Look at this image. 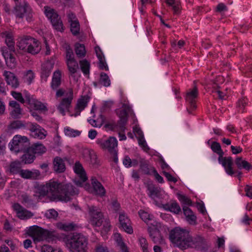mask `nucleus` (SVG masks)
Instances as JSON below:
<instances>
[{
	"instance_id": "79ce46f5",
	"label": "nucleus",
	"mask_w": 252,
	"mask_h": 252,
	"mask_svg": "<svg viewBox=\"0 0 252 252\" xmlns=\"http://www.w3.org/2000/svg\"><path fill=\"white\" fill-rule=\"evenodd\" d=\"M5 43L8 46V48L10 52H15L14 42L13 38L9 34H7L5 40Z\"/></svg>"
},
{
	"instance_id": "f257e3e1",
	"label": "nucleus",
	"mask_w": 252,
	"mask_h": 252,
	"mask_svg": "<svg viewBox=\"0 0 252 252\" xmlns=\"http://www.w3.org/2000/svg\"><path fill=\"white\" fill-rule=\"evenodd\" d=\"M35 192L39 196H47L51 201H68L70 197L78 193L77 190L71 184L59 183L53 180L38 186Z\"/></svg>"
},
{
	"instance_id": "f704fd0d",
	"label": "nucleus",
	"mask_w": 252,
	"mask_h": 252,
	"mask_svg": "<svg viewBox=\"0 0 252 252\" xmlns=\"http://www.w3.org/2000/svg\"><path fill=\"white\" fill-rule=\"evenodd\" d=\"M235 163L239 169H245L249 170L252 168V165L246 160H243L241 157L237 158Z\"/></svg>"
},
{
	"instance_id": "37998d69",
	"label": "nucleus",
	"mask_w": 252,
	"mask_h": 252,
	"mask_svg": "<svg viewBox=\"0 0 252 252\" xmlns=\"http://www.w3.org/2000/svg\"><path fill=\"white\" fill-rule=\"evenodd\" d=\"M70 31L74 35L79 33L80 25L78 21H73L70 23Z\"/></svg>"
},
{
	"instance_id": "f03ea898",
	"label": "nucleus",
	"mask_w": 252,
	"mask_h": 252,
	"mask_svg": "<svg viewBox=\"0 0 252 252\" xmlns=\"http://www.w3.org/2000/svg\"><path fill=\"white\" fill-rule=\"evenodd\" d=\"M67 248L71 252H87L88 240L81 233H73L64 239Z\"/></svg>"
},
{
	"instance_id": "69168bd1",
	"label": "nucleus",
	"mask_w": 252,
	"mask_h": 252,
	"mask_svg": "<svg viewBox=\"0 0 252 252\" xmlns=\"http://www.w3.org/2000/svg\"><path fill=\"white\" fill-rule=\"evenodd\" d=\"M163 173L168 181L170 182H173L174 183H176L177 181V179L173 177L170 173L165 171H164Z\"/></svg>"
},
{
	"instance_id": "f3484780",
	"label": "nucleus",
	"mask_w": 252,
	"mask_h": 252,
	"mask_svg": "<svg viewBox=\"0 0 252 252\" xmlns=\"http://www.w3.org/2000/svg\"><path fill=\"white\" fill-rule=\"evenodd\" d=\"M13 208L16 212L17 217L20 219H29L33 215V213L25 209L18 203L13 205Z\"/></svg>"
},
{
	"instance_id": "e433bc0d",
	"label": "nucleus",
	"mask_w": 252,
	"mask_h": 252,
	"mask_svg": "<svg viewBox=\"0 0 252 252\" xmlns=\"http://www.w3.org/2000/svg\"><path fill=\"white\" fill-rule=\"evenodd\" d=\"M4 58L5 60L6 63L10 68H12L15 67L16 64V61L14 56L12 53L4 54Z\"/></svg>"
},
{
	"instance_id": "1a4fd4ad",
	"label": "nucleus",
	"mask_w": 252,
	"mask_h": 252,
	"mask_svg": "<svg viewBox=\"0 0 252 252\" xmlns=\"http://www.w3.org/2000/svg\"><path fill=\"white\" fill-rule=\"evenodd\" d=\"M209 245L206 239L203 237L196 235L194 237L190 236V240L189 242L188 248H194L199 251H206L208 250Z\"/></svg>"
},
{
	"instance_id": "338daca9",
	"label": "nucleus",
	"mask_w": 252,
	"mask_h": 252,
	"mask_svg": "<svg viewBox=\"0 0 252 252\" xmlns=\"http://www.w3.org/2000/svg\"><path fill=\"white\" fill-rule=\"evenodd\" d=\"M19 174L22 178L29 179V170L22 169Z\"/></svg>"
},
{
	"instance_id": "9d476101",
	"label": "nucleus",
	"mask_w": 252,
	"mask_h": 252,
	"mask_svg": "<svg viewBox=\"0 0 252 252\" xmlns=\"http://www.w3.org/2000/svg\"><path fill=\"white\" fill-rule=\"evenodd\" d=\"M29 233L34 240L36 241L51 238L53 235L52 232L37 226L30 227Z\"/></svg>"
},
{
	"instance_id": "603ef678",
	"label": "nucleus",
	"mask_w": 252,
	"mask_h": 252,
	"mask_svg": "<svg viewBox=\"0 0 252 252\" xmlns=\"http://www.w3.org/2000/svg\"><path fill=\"white\" fill-rule=\"evenodd\" d=\"M45 216L48 219H56L58 216V213L54 209H50L47 211Z\"/></svg>"
},
{
	"instance_id": "aec40b11",
	"label": "nucleus",
	"mask_w": 252,
	"mask_h": 252,
	"mask_svg": "<svg viewBox=\"0 0 252 252\" xmlns=\"http://www.w3.org/2000/svg\"><path fill=\"white\" fill-rule=\"evenodd\" d=\"M89 100L88 96H82L78 99L76 107L75 108V113L73 115L76 117L80 115V112L87 106Z\"/></svg>"
},
{
	"instance_id": "c9c22d12",
	"label": "nucleus",
	"mask_w": 252,
	"mask_h": 252,
	"mask_svg": "<svg viewBox=\"0 0 252 252\" xmlns=\"http://www.w3.org/2000/svg\"><path fill=\"white\" fill-rule=\"evenodd\" d=\"M30 151H32V153L35 155L42 154L46 152V148L41 144L35 143L33 144L32 147H29Z\"/></svg>"
},
{
	"instance_id": "f8f14e48",
	"label": "nucleus",
	"mask_w": 252,
	"mask_h": 252,
	"mask_svg": "<svg viewBox=\"0 0 252 252\" xmlns=\"http://www.w3.org/2000/svg\"><path fill=\"white\" fill-rule=\"evenodd\" d=\"M96 142L102 149L107 150L111 154L116 156L118 142L116 138L111 137L106 140L98 139Z\"/></svg>"
},
{
	"instance_id": "72a5a7b5",
	"label": "nucleus",
	"mask_w": 252,
	"mask_h": 252,
	"mask_svg": "<svg viewBox=\"0 0 252 252\" xmlns=\"http://www.w3.org/2000/svg\"><path fill=\"white\" fill-rule=\"evenodd\" d=\"M33 38L29 36H25L19 38V40L17 43V46L19 49L26 52L30 43V40H32Z\"/></svg>"
},
{
	"instance_id": "4c0bfd02",
	"label": "nucleus",
	"mask_w": 252,
	"mask_h": 252,
	"mask_svg": "<svg viewBox=\"0 0 252 252\" xmlns=\"http://www.w3.org/2000/svg\"><path fill=\"white\" fill-rule=\"evenodd\" d=\"M165 2L172 7L174 13L178 14L181 11L180 2L178 0H165Z\"/></svg>"
},
{
	"instance_id": "680f3d73",
	"label": "nucleus",
	"mask_w": 252,
	"mask_h": 252,
	"mask_svg": "<svg viewBox=\"0 0 252 252\" xmlns=\"http://www.w3.org/2000/svg\"><path fill=\"white\" fill-rule=\"evenodd\" d=\"M114 102L112 100L104 101L101 108L102 111H106L109 109L113 105Z\"/></svg>"
},
{
	"instance_id": "09e8293b",
	"label": "nucleus",
	"mask_w": 252,
	"mask_h": 252,
	"mask_svg": "<svg viewBox=\"0 0 252 252\" xmlns=\"http://www.w3.org/2000/svg\"><path fill=\"white\" fill-rule=\"evenodd\" d=\"M139 163L140 168L144 171V173L148 174L149 172L148 164L144 159L139 158Z\"/></svg>"
},
{
	"instance_id": "4d7b16f0",
	"label": "nucleus",
	"mask_w": 252,
	"mask_h": 252,
	"mask_svg": "<svg viewBox=\"0 0 252 252\" xmlns=\"http://www.w3.org/2000/svg\"><path fill=\"white\" fill-rule=\"evenodd\" d=\"M33 106L35 110L41 111H47L46 107L42 102L35 101L33 103Z\"/></svg>"
},
{
	"instance_id": "393cba45",
	"label": "nucleus",
	"mask_w": 252,
	"mask_h": 252,
	"mask_svg": "<svg viewBox=\"0 0 252 252\" xmlns=\"http://www.w3.org/2000/svg\"><path fill=\"white\" fill-rule=\"evenodd\" d=\"M30 42V43L26 52L32 55L38 54L41 49L40 42L33 38Z\"/></svg>"
},
{
	"instance_id": "c85d7f7f",
	"label": "nucleus",
	"mask_w": 252,
	"mask_h": 252,
	"mask_svg": "<svg viewBox=\"0 0 252 252\" xmlns=\"http://www.w3.org/2000/svg\"><path fill=\"white\" fill-rule=\"evenodd\" d=\"M183 210L189 223L190 224H195L196 223V217L193 211L187 206H183Z\"/></svg>"
},
{
	"instance_id": "e2e57ef3",
	"label": "nucleus",
	"mask_w": 252,
	"mask_h": 252,
	"mask_svg": "<svg viewBox=\"0 0 252 252\" xmlns=\"http://www.w3.org/2000/svg\"><path fill=\"white\" fill-rule=\"evenodd\" d=\"M21 199L23 203H29L32 201L31 197L26 193L21 194Z\"/></svg>"
},
{
	"instance_id": "c756f323",
	"label": "nucleus",
	"mask_w": 252,
	"mask_h": 252,
	"mask_svg": "<svg viewBox=\"0 0 252 252\" xmlns=\"http://www.w3.org/2000/svg\"><path fill=\"white\" fill-rule=\"evenodd\" d=\"M163 208L166 211H170L176 214L181 212V209L179 205L175 201H171L164 204Z\"/></svg>"
},
{
	"instance_id": "4be33fe9",
	"label": "nucleus",
	"mask_w": 252,
	"mask_h": 252,
	"mask_svg": "<svg viewBox=\"0 0 252 252\" xmlns=\"http://www.w3.org/2000/svg\"><path fill=\"white\" fill-rule=\"evenodd\" d=\"M91 183L93 185L94 190L96 194L101 197L105 196L106 191L104 188L95 177L92 178Z\"/></svg>"
},
{
	"instance_id": "052dcab7",
	"label": "nucleus",
	"mask_w": 252,
	"mask_h": 252,
	"mask_svg": "<svg viewBox=\"0 0 252 252\" xmlns=\"http://www.w3.org/2000/svg\"><path fill=\"white\" fill-rule=\"evenodd\" d=\"M100 119H101V122L100 124H97V122L93 119H91L89 121L90 124L94 127H100V126L102 125V123L104 121V117L102 115H100Z\"/></svg>"
},
{
	"instance_id": "7c9ffc66",
	"label": "nucleus",
	"mask_w": 252,
	"mask_h": 252,
	"mask_svg": "<svg viewBox=\"0 0 252 252\" xmlns=\"http://www.w3.org/2000/svg\"><path fill=\"white\" fill-rule=\"evenodd\" d=\"M68 70L70 73V75L74 79L77 81L78 79L75 78V74L77 72V70L79 69V65L75 59L66 62Z\"/></svg>"
},
{
	"instance_id": "5701e85b",
	"label": "nucleus",
	"mask_w": 252,
	"mask_h": 252,
	"mask_svg": "<svg viewBox=\"0 0 252 252\" xmlns=\"http://www.w3.org/2000/svg\"><path fill=\"white\" fill-rule=\"evenodd\" d=\"M198 96V90L196 86L194 87L193 90L189 92L187 94L186 99L190 104V108L194 109L196 107L195 105V98Z\"/></svg>"
},
{
	"instance_id": "a211bd4d",
	"label": "nucleus",
	"mask_w": 252,
	"mask_h": 252,
	"mask_svg": "<svg viewBox=\"0 0 252 252\" xmlns=\"http://www.w3.org/2000/svg\"><path fill=\"white\" fill-rule=\"evenodd\" d=\"M55 64V60L52 58L50 60L47 61L42 65V71L41 77L46 81L47 78L49 76Z\"/></svg>"
},
{
	"instance_id": "8fccbe9b",
	"label": "nucleus",
	"mask_w": 252,
	"mask_h": 252,
	"mask_svg": "<svg viewBox=\"0 0 252 252\" xmlns=\"http://www.w3.org/2000/svg\"><path fill=\"white\" fill-rule=\"evenodd\" d=\"M22 114V109L20 106L13 108V109L10 112V115L13 119H18L20 118V116Z\"/></svg>"
},
{
	"instance_id": "de8ad7c7",
	"label": "nucleus",
	"mask_w": 252,
	"mask_h": 252,
	"mask_svg": "<svg viewBox=\"0 0 252 252\" xmlns=\"http://www.w3.org/2000/svg\"><path fill=\"white\" fill-rule=\"evenodd\" d=\"M139 242L143 252H148V244L145 238L141 237L139 238Z\"/></svg>"
},
{
	"instance_id": "5fc2aeb1",
	"label": "nucleus",
	"mask_w": 252,
	"mask_h": 252,
	"mask_svg": "<svg viewBox=\"0 0 252 252\" xmlns=\"http://www.w3.org/2000/svg\"><path fill=\"white\" fill-rule=\"evenodd\" d=\"M6 137L5 135H1L0 136V155L2 154L5 149Z\"/></svg>"
},
{
	"instance_id": "3c124183",
	"label": "nucleus",
	"mask_w": 252,
	"mask_h": 252,
	"mask_svg": "<svg viewBox=\"0 0 252 252\" xmlns=\"http://www.w3.org/2000/svg\"><path fill=\"white\" fill-rule=\"evenodd\" d=\"M40 176V172L36 169L29 170V179L36 180Z\"/></svg>"
},
{
	"instance_id": "cd10ccee",
	"label": "nucleus",
	"mask_w": 252,
	"mask_h": 252,
	"mask_svg": "<svg viewBox=\"0 0 252 252\" xmlns=\"http://www.w3.org/2000/svg\"><path fill=\"white\" fill-rule=\"evenodd\" d=\"M53 169L57 173H63L65 170V166L63 160L60 157H56L53 160Z\"/></svg>"
},
{
	"instance_id": "58836bf2",
	"label": "nucleus",
	"mask_w": 252,
	"mask_h": 252,
	"mask_svg": "<svg viewBox=\"0 0 252 252\" xmlns=\"http://www.w3.org/2000/svg\"><path fill=\"white\" fill-rule=\"evenodd\" d=\"M75 51L77 56L82 58L86 55V50L84 44L77 43L75 45Z\"/></svg>"
},
{
	"instance_id": "774afa93",
	"label": "nucleus",
	"mask_w": 252,
	"mask_h": 252,
	"mask_svg": "<svg viewBox=\"0 0 252 252\" xmlns=\"http://www.w3.org/2000/svg\"><path fill=\"white\" fill-rule=\"evenodd\" d=\"M42 252H54V249L48 245H44L41 247Z\"/></svg>"
},
{
	"instance_id": "a878e982",
	"label": "nucleus",
	"mask_w": 252,
	"mask_h": 252,
	"mask_svg": "<svg viewBox=\"0 0 252 252\" xmlns=\"http://www.w3.org/2000/svg\"><path fill=\"white\" fill-rule=\"evenodd\" d=\"M62 73L59 70L55 71L53 75L51 88L53 90H57L61 85Z\"/></svg>"
},
{
	"instance_id": "6ab92c4d",
	"label": "nucleus",
	"mask_w": 252,
	"mask_h": 252,
	"mask_svg": "<svg viewBox=\"0 0 252 252\" xmlns=\"http://www.w3.org/2000/svg\"><path fill=\"white\" fill-rule=\"evenodd\" d=\"M119 222L122 228L125 232L128 234H132L133 233V229L131 226L130 220L125 214H120Z\"/></svg>"
},
{
	"instance_id": "6e6d98bb",
	"label": "nucleus",
	"mask_w": 252,
	"mask_h": 252,
	"mask_svg": "<svg viewBox=\"0 0 252 252\" xmlns=\"http://www.w3.org/2000/svg\"><path fill=\"white\" fill-rule=\"evenodd\" d=\"M178 197L179 200L183 204L188 205H191V201L190 199H189L188 197L186 196L185 195L178 194Z\"/></svg>"
},
{
	"instance_id": "13d9d810",
	"label": "nucleus",
	"mask_w": 252,
	"mask_h": 252,
	"mask_svg": "<svg viewBox=\"0 0 252 252\" xmlns=\"http://www.w3.org/2000/svg\"><path fill=\"white\" fill-rule=\"evenodd\" d=\"M138 140V143L139 145L143 149L144 151H147L149 150L146 141L144 139V136L137 138Z\"/></svg>"
},
{
	"instance_id": "20e7f679",
	"label": "nucleus",
	"mask_w": 252,
	"mask_h": 252,
	"mask_svg": "<svg viewBox=\"0 0 252 252\" xmlns=\"http://www.w3.org/2000/svg\"><path fill=\"white\" fill-rule=\"evenodd\" d=\"M139 215L141 219L148 225H152L153 226H149L148 232L150 237L155 243H158L161 240L159 235V231L157 228V222L154 221L153 215L148 214L147 212L140 210Z\"/></svg>"
},
{
	"instance_id": "49530a36",
	"label": "nucleus",
	"mask_w": 252,
	"mask_h": 252,
	"mask_svg": "<svg viewBox=\"0 0 252 252\" xmlns=\"http://www.w3.org/2000/svg\"><path fill=\"white\" fill-rule=\"evenodd\" d=\"M64 132L66 135L69 137H75L80 134V132L77 130L67 127L64 129Z\"/></svg>"
},
{
	"instance_id": "7ed1b4c3",
	"label": "nucleus",
	"mask_w": 252,
	"mask_h": 252,
	"mask_svg": "<svg viewBox=\"0 0 252 252\" xmlns=\"http://www.w3.org/2000/svg\"><path fill=\"white\" fill-rule=\"evenodd\" d=\"M169 238L173 244L184 250L188 248L190 235L188 230L177 227L170 231Z\"/></svg>"
},
{
	"instance_id": "9b49d317",
	"label": "nucleus",
	"mask_w": 252,
	"mask_h": 252,
	"mask_svg": "<svg viewBox=\"0 0 252 252\" xmlns=\"http://www.w3.org/2000/svg\"><path fill=\"white\" fill-rule=\"evenodd\" d=\"M90 216V222L94 226H100L103 220V216L97 207L94 206H88Z\"/></svg>"
},
{
	"instance_id": "473e14b6",
	"label": "nucleus",
	"mask_w": 252,
	"mask_h": 252,
	"mask_svg": "<svg viewBox=\"0 0 252 252\" xmlns=\"http://www.w3.org/2000/svg\"><path fill=\"white\" fill-rule=\"evenodd\" d=\"M147 189L149 191V196L152 199L158 198L160 196V188L156 186L152 183L148 184Z\"/></svg>"
},
{
	"instance_id": "4468645a",
	"label": "nucleus",
	"mask_w": 252,
	"mask_h": 252,
	"mask_svg": "<svg viewBox=\"0 0 252 252\" xmlns=\"http://www.w3.org/2000/svg\"><path fill=\"white\" fill-rule=\"evenodd\" d=\"M74 170L78 175V177H76L74 180V183L78 186H81L82 184L87 180V177L82 164L79 162H76Z\"/></svg>"
},
{
	"instance_id": "0e129e2a",
	"label": "nucleus",
	"mask_w": 252,
	"mask_h": 252,
	"mask_svg": "<svg viewBox=\"0 0 252 252\" xmlns=\"http://www.w3.org/2000/svg\"><path fill=\"white\" fill-rule=\"evenodd\" d=\"M99 67L101 69H105L106 70H108V67L106 64V63H105L104 61V57H102L100 59H99Z\"/></svg>"
},
{
	"instance_id": "0eeeda50",
	"label": "nucleus",
	"mask_w": 252,
	"mask_h": 252,
	"mask_svg": "<svg viewBox=\"0 0 252 252\" xmlns=\"http://www.w3.org/2000/svg\"><path fill=\"white\" fill-rule=\"evenodd\" d=\"M14 7L15 14L19 18H25L28 22H31L32 20V13L31 8L25 1L19 2V0L15 1Z\"/></svg>"
},
{
	"instance_id": "a18cd8bd",
	"label": "nucleus",
	"mask_w": 252,
	"mask_h": 252,
	"mask_svg": "<svg viewBox=\"0 0 252 252\" xmlns=\"http://www.w3.org/2000/svg\"><path fill=\"white\" fill-rule=\"evenodd\" d=\"M110 81L108 76L104 72H102L100 75V82L104 86L108 87L110 85Z\"/></svg>"
},
{
	"instance_id": "ddd939ff",
	"label": "nucleus",
	"mask_w": 252,
	"mask_h": 252,
	"mask_svg": "<svg viewBox=\"0 0 252 252\" xmlns=\"http://www.w3.org/2000/svg\"><path fill=\"white\" fill-rule=\"evenodd\" d=\"M66 97L62 99L60 104L57 107L58 110L63 116L65 115V111H69L73 99V90L69 89L65 94Z\"/></svg>"
},
{
	"instance_id": "dca6fc26",
	"label": "nucleus",
	"mask_w": 252,
	"mask_h": 252,
	"mask_svg": "<svg viewBox=\"0 0 252 252\" xmlns=\"http://www.w3.org/2000/svg\"><path fill=\"white\" fill-rule=\"evenodd\" d=\"M32 136L39 139H44L47 135V131L36 123L28 124Z\"/></svg>"
},
{
	"instance_id": "b1692460",
	"label": "nucleus",
	"mask_w": 252,
	"mask_h": 252,
	"mask_svg": "<svg viewBox=\"0 0 252 252\" xmlns=\"http://www.w3.org/2000/svg\"><path fill=\"white\" fill-rule=\"evenodd\" d=\"M4 76L8 85L13 88H16L19 86V82L14 73L9 71H4Z\"/></svg>"
},
{
	"instance_id": "2eb2a0df",
	"label": "nucleus",
	"mask_w": 252,
	"mask_h": 252,
	"mask_svg": "<svg viewBox=\"0 0 252 252\" xmlns=\"http://www.w3.org/2000/svg\"><path fill=\"white\" fill-rule=\"evenodd\" d=\"M128 107L126 104H124L123 105V109L119 110L117 112V115H118L120 120L118 123V126H119L120 129L122 132H124L125 129V125H126L127 121V109Z\"/></svg>"
},
{
	"instance_id": "2f4dec72",
	"label": "nucleus",
	"mask_w": 252,
	"mask_h": 252,
	"mask_svg": "<svg viewBox=\"0 0 252 252\" xmlns=\"http://www.w3.org/2000/svg\"><path fill=\"white\" fill-rule=\"evenodd\" d=\"M24 155L21 157L20 162L24 164H31L32 163L35 158V155L30 151L29 148L23 152Z\"/></svg>"
},
{
	"instance_id": "bf43d9fd",
	"label": "nucleus",
	"mask_w": 252,
	"mask_h": 252,
	"mask_svg": "<svg viewBox=\"0 0 252 252\" xmlns=\"http://www.w3.org/2000/svg\"><path fill=\"white\" fill-rule=\"evenodd\" d=\"M11 94L14 98L22 103H25V100L20 93H17L14 91L11 92Z\"/></svg>"
},
{
	"instance_id": "a19ab883",
	"label": "nucleus",
	"mask_w": 252,
	"mask_h": 252,
	"mask_svg": "<svg viewBox=\"0 0 252 252\" xmlns=\"http://www.w3.org/2000/svg\"><path fill=\"white\" fill-rule=\"evenodd\" d=\"M75 225L73 223H63L59 222L57 223V227L65 231H69L74 229Z\"/></svg>"
},
{
	"instance_id": "c03bdc74",
	"label": "nucleus",
	"mask_w": 252,
	"mask_h": 252,
	"mask_svg": "<svg viewBox=\"0 0 252 252\" xmlns=\"http://www.w3.org/2000/svg\"><path fill=\"white\" fill-rule=\"evenodd\" d=\"M25 126V125L22 121L16 120L11 122L8 126V127L9 129H16L21 128Z\"/></svg>"
},
{
	"instance_id": "864d4df0",
	"label": "nucleus",
	"mask_w": 252,
	"mask_h": 252,
	"mask_svg": "<svg viewBox=\"0 0 252 252\" xmlns=\"http://www.w3.org/2000/svg\"><path fill=\"white\" fill-rule=\"evenodd\" d=\"M75 59L73 51L69 46L66 47V62Z\"/></svg>"
},
{
	"instance_id": "6e6552de",
	"label": "nucleus",
	"mask_w": 252,
	"mask_h": 252,
	"mask_svg": "<svg viewBox=\"0 0 252 252\" xmlns=\"http://www.w3.org/2000/svg\"><path fill=\"white\" fill-rule=\"evenodd\" d=\"M44 13L54 27V28L59 31H62L63 30V24L60 17L57 12L53 8L48 7H44Z\"/></svg>"
},
{
	"instance_id": "412c9836",
	"label": "nucleus",
	"mask_w": 252,
	"mask_h": 252,
	"mask_svg": "<svg viewBox=\"0 0 252 252\" xmlns=\"http://www.w3.org/2000/svg\"><path fill=\"white\" fill-rule=\"evenodd\" d=\"M22 163L18 160L11 162L6 169V172L9 175L20 174L22 169Z\"/></svg>"
},
{
	"instance_id": "bb28decb",
	"label": "nucleus",
	"mask_w": 252,
	"mask_h": 252,
	"mask_svg": "<svg viewBox=\"0 0 252 252\" xmlns=\"http://www.w3.org/2000/svg\"><path fill=\"white\" fill-rule=\"evenodd\" d=\"M83 156L85 159L92 164L96 163V156L94 151L91 149H85L83 151Z\"/></svg>"
},
{
	"instance_id": "423d86ee",
	"label": "nucleus",
	"mask_w": 252,
	"mask_h": 252,
	"mask_svg": "<svg viewBox=\"0 0 252 252\" xmlns=\"http://www.w3.org/2000/svg\"><path fill=\"white\" fill-rule=\"evenodd\" d=\"M9 147L10 151L17 154L28 149L30 147V142L27 137L16 135L9 143Z\"/></svg>"
},
{
	"instance_id": "ea45409f",
	"label": "nucleus",
	"mask_w": 252,
	"mask_h": 252,
	"mask_svg": "<svg viewBox=\"0 0 252 252\" xmlns=\"http://www.w3.org/2000/svg\"><path fill=\"white\" fill-rule=\"evenodd\" d=\"M80 68L84 75H89L90 73V64L86 60L79 61Z\"/></svg>"
},
{
	"instance_id": "39448f33",
	"label": "nucleus",
	"mask_w": 252,
	"mask_h": 252,
	"mask_svg": "<svg viewBox=\"0 0 252 252\" xmlns=\"http://www.w3.org/2000/svg\"><path fill=\"white\" fill-rule=\"evenodd\" d=\"M212 150L219 155L218 160L224 167L226 172L229 175H233L234 171L232 169L233 160L231 157H223L222 152L220 144L216 142H214L211 146Z\"/></svg>"
}]
</instances>
